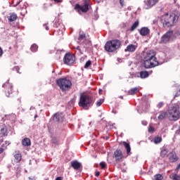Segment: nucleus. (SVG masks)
<instances>
[{
  "instance_id": "3c124183",
  "label": "nucleus",
  "mask_w": 180,
  "mask_h": 180,
  "mask_svg": "<svg viewBox=\"0 0 180 180\" xmlns=\"http://www.w3.org/2000/svg\"><path fill=\"white\" fill-rule=\"evenodd\" d=\"M176 169H180V163L177 165Z\"/></svg>"
},
{
  "instance_id": "8fccbe9b",
  "label": "nucleus",
  "mask_w": 180,
  "mask_h": 180,
  "mask_svg": "<svg viewBox=\"0 0 180 180\" xmlns=\"http://www.w3.org/2000/svg\"><path fill=\"white\" fill-rule=\"evenodd\" d=\"M2 143H4V139H0V146L2 144Z\"/></svg>"
},
{
  "instance_id": "2eb2a0df",
  "label": "nucleus",
  "mask_w": 180,
  "mask_h": 180,
  "mask_svg": "<svg viewBox=\"0 0 180 180\" xmlns=\"http://www.w3.org/2000/svg\"><path fill=\"white\" fill-rule=\"evenodd\" d=\"M120 144H122V146H124V147L125 148V149L127 150V155H130V154H131V153L130 152V151H131V148L130 147V143H127L126 141H123V142H121Z\"/></svg>"
},
{
  "instance_id": "864d4df0",
  "label": "nucleus",
  "mask_w": 180,
  "mask_h": 180,
  "mask_svg": "<svg viewBox=\"0 0 180 180\" xmlns=\"http://www.w3.org/2000/svg\"><path fill=\"white\" fill-rule=\"evenodd\" d=\"M96 2H98V3L101 2V0H96Z\"/></svg>"
},
{
  "instance_id": "5fc2aeb1",
  "label": "nucleus",
  "mask_w": 180,
  "mask_h": 180,
  "mask_svg": "<svg viewBox=\"0 0 180 180\" xmlns=\"http://www.w3.org/2000/svg\"><path fill=\"white\" fill-rule=\"evenodd\" d=\"M29 179H30V180H34V179H32V178H30V177H29Z\"/></svg>"
},
{
  "instance_id": "7ed1b4c3",
  "label": "nucleus",
  "mask_w": 180,
  "mask_h": 180,
  "mask_svg": "<svg viewBox=\"0 0 180 180\" xmlns=\"http://www.w3.org/2000/svg\"><path fill=\"white\" fill-rule=\"evenodd\" d=\"M121 48L122 41L117 39H113L108 41L104 46V49L108 53H115Z\"/></svg>"
},
{
  "instance_id": "f704fd0d",
  "label": "nucleus",
  "mask_w": 180,
  "mask_h": 180,
  "mask_svg": "<svg viewBox=\"0 0 180 180\" xmlns=\"http://www.w3.org/2000/svg\"><path fill=\"white\" fill-rule=\"evenodd\" d=\"M92 64V62L91 60H88L85 65H84V68H89L90 65Z\"/></svg>"
},
{
  "instance_id": "c03bdc74",
  "label": "nucleus",
  "mask_w": 180,
  "mask_h": 180,
  "mask_svg": "<svg viewBox=\"0 0 180 180\" xmlns=\"http://www.w3.org/2000/svg\"><path fill=\"white\" fill-rule=\"evenodd\" d=\"M2 54H4V51L2 50V48L0 47V57H2Z\"/></svg>"
},
{
  "instance_id": "c9c22d12",
  "label": "nucleus",
  "mask_w": 180,
  "mask_h": 180,
  "mask_svg": "<svg viewBox=\"0 0 180 180\" xmlns=\"http://www.w3.org/2000/svg\"><path fill=\"white\" fill-rule=\"evenodd\" d=\"M100 167H101V169H105L106 168V162H101L100 163Z\"/></svg>"
},
{
  "instance_id": "473e14b6",
  "label": "nucleus",
  "mask_w": 180,
  "mask_h": 180,
  "mask_svg": "<svg viewBox=\"0 0 180 180\" xmlns=\"http://www.w3.org/2000/svg\"><path fill=\"white\" fill-rule=\"evenodd\" d=\"M103 102H105V100L103 98L99 99L96 103L97 108H99V106H102V103H103Z\"/></svg>"
},
{
  "instance_id": "6e6552de",
  "label": "nucleus",
  "mask_w": 180,
  "mask_h": 180,
  "mask_svg": "<svg viewBox=\"0 0 180 180\" xmlns=\"http://www.w3.org/2000/svg\"><path fill=\"white\" fill-rule=\"evenodd\" d=\"M63 63L66 65H72L75 63V56L71 53H66L63 58Z\"/></svg>"
},
{
  "instance_id": "a878e982",
  "label": "nucleus",
  "mask_w": 180,
  "mask_h": 180,
  "mask_svg": "<svg viewBox=\"0 0 180 180\" xmlns=\"http://www.w3.org/2000/svg\"><path fill=\"white\" fill-rule=\"evenodd\" d=\"M0 136L1 137H6L8 136V129L6 128H2L0 131Z\"/></svg>"
},
{
  "instance_id": "393cba45",
  "label": "nucleus",
  "mask_w": 180,
  "mask_h": 180,
  "mask_svg": "<svg viewBox=\"0 0 180 180\" xmlns=\"http://www.w3.org/2000/svg\"><path fill=\"white\" fill-rule=\"evenodd\" d=\"M8 19L9 22H15V20L18 19V15L14 13H10V16H8Z\"/></svg>"
},
{
  "instance_id": "72a5a7b5",
  "label": "nucleus",
  "mask_w": 180,
  "mask_h": 180,
  "mask_svg": "<svg viewBox=\"0 0 180 180\" xmlns=\"http://www.w3.org/2000/svg\"><path fill=\"white\" fill-rule=\"evenodd\" d=\"M164 179V177L161 174H156L155 175V179L154 180H162Z\"/></svg>"
},
{
  "instance_id": "4be33fe9",
  "label": "nucleus",
  "mask_w": 180,
  "mask_h": 180,
  "mask_svg": "<svg viewBox=\"0 0 180 180\" xmlns=\"http://www.w3.org/2000/svg\"><path fill=\"white\" fill-rule=\"evenodd\" d=\"M139 77L141 79H144L146 78H148L150 74L147 71H141L139 73Z\"/></svg>"
},
{
  "instance_id": "a211bd4d",
  "label": "nucleus",
  "mask_w": 180,
  "mask_h": 180,
  "mask_svg": "<svg viewBox=\"0 0 180 180\" xmlns=\"http://www.w3.org/2000/svg\"><path fill=\"white\" fill-rule=\"evenodd\" d=\"M167 155H168V149L167 148V147L163 146L160 149V157H162V158H165Z\"/></svg>"
},
{
  "instance_id": "c756f323",
  "label": "nucleus",
  "mask_w": 180,
  "mask_h": 180,
  "mask_svg": "<svg viewBox=\"0 0 180 180\" xmlns=\"http://www.w3.org/2000/svg\"><path fill=\"white\" fill-rule=\"evenodd\" d=\"M38 49H39V46H37L36 44H34L31 46L30 50L31 51H32V53H36Z\"/></svg>"
},
{
  "instance_id": "412c9836",
  "label": "nucleus",
  "mask_w": 180,
  "mask_h": 180,
  "mask_svg": "<svg viewBox=\"0 0 180 180\" xmlns=\"http://www.w3.org/2000/svg\"><path fill=\"white\" fill-rule=\"evenodd\" d=\"M22 144L24 147H29V146H31L32 142L30 141V139L29 138H25L22 140Z\"/></svg>"
},
{
  "instance_id": "e433bc0d",
  "label": "nucleus",
  "mask_w": 180,
  "mask_h": 180,
  "mask_svg": "<svg viewBox=\"0 0 180 180\" xmlns=\"http://www.w3.org/2000/svg\"><path fill=\"white\" fill-rule=\"evenodd\" d=\"M162 106H164V102H160L158 104V109H161V108H162Z\"/></svg>"
},
{
  "instance_id": "ddd939ff",
  "label": "nucleus",
  "mask_w": 180,
  "mask_h": 180,
  "mask_svg": "<svg viewBox=\"0 0 180 180\" xmlns=\"http://www.w3.org/2000/svg\"><path fill=\"white\" fill-rule=\"evenodd\" d=\"M53 120L61 123L64 120V114L63 112H56L53 115Z\"/></svg>"
},
{
  "instance_id": "ea45409f",
  "label": "nucleus",
  "mask_w": 180,
  "mask_h": 180,
  "mask_svg": "<svg viewBox=\"0 0 180 180\" xmlns=\"http://www.w3.org/2000/svg\"><path fill=\"white\" fill-rule=\"evenodd\" d=\"M4 145L3 144L1 146V147L0 148V154H2V153H4V151H5V148H4Z\"/></svg>"
},
{
  "instance_id": "c85d7f7f",
  "label": "nucleus",
  "mask_w": 180,
  "mask_h": 180,
  "mask_svg": "<svg viewBox=\"0 0 180 180\" xmlns=\"http://www.w3.org/2000/svg\"><path fill=\"white\" fill-rule=\"evenodd\" d=\"M139 26V20H136L134 22V23L131 25V31L133 32L134 30H136V29H137Z\"/></svg>"
},
{
  "instance_id": "9d476101",
  "label": "nucleus",
  "mask_w": 180,
  "mask_h": 180,
  "mask_svg": "<svg viewBox=\"0 0 180 180\" xmlns=\"http://www.w3.org/2000/svg\"><path fill=\"white\" fill-rule=\"evenodd\" d=\"M174 35V31L172 30H169L167 31L162 37V43H168L169 40H171V38Z\"/></svg>"
},
{
  "instance_id": "9b49d317",
  "label": "nucleus",
  "mask_w": 180,
  "mask_h": 180,
  "mask_svg": "<svg viewBox=\"0 0 180 180\" xmlns=\"http://www.w3.org/2000/svg\"><path fill=\"white\" fill-rule=\"evenodd\" d=\"M167 158H168L169 162H176V161H178V160L179 159L178 158V155H176V153H175V150H172L171 152H169L167 154Z\"/></svg>"
},
{
  "instance_id": "7c9ffc66",
  "label": "nucleus",
  "mask_w": 180,
  "mask_h": 180,
  "mask_svg": "<svg viewBox=\"0 0 180 180\" xmlns=\"http://www.w3.org/2000/svg\"><path fill=\"white\" fill-rule=\"evenodd\" d=\"M86 38V35L85 34V33H79V37H78V40L79 41H82V40H85V39Z\"/></svg>"
},
{
  "instance_id": "4468645a",
  "label": "nucleus",
  "mask_w": 180,
  "mask_h": 180,
  "mask_svg": "<svg viewBox=\"0 0 180 180\" xmlns=\"http://www.w3.org/2000/svg\"><path fill=\"white\" fill-rule=\"evenodd\" d=\"M137 50V45H134V44H129L127 48L124 49V51L127 53H134Z\"/></svg>"
},
{
  "instance_id": "6ab92c4d",
  "label": "nucleus",
  "mask_w": 180,
  "mask_h": 180,
  "mask_svg": "<svg viewBox=\"0 0 180 180\" xmlns=\"http://www.w3.org/2000/svg\"><path fill=\"white\" fill-rule=\"evenodd\" d=\"M157 2H158V0H148L146 1V9H150V8H153V6H154V5L157 4Z\"/></svg>"
},
{
  "instance_id": "39448f33",
  "label": "nucleus",
  "mask_w": 180,
  "mask_h": 180,
  "mask_svg": "<svg viewBox=\"0 0 180 180\" xmlns=\"http://www.w3.org/2000/svg\"><path fill=\"white\" fill-rule=\"evenodd\" d=\"M56 85L60 88L62 92H67L71 89L72 82L67 78H60L56 80Z\"/></svg>"
},
{
  "instance_id": "b1692460",
  "label": "nucleus",
  "mask_w": 180,
  "mask_h": 180,
  "mask_svg": "<svg viewBox=\"0 0 180 180\" xmlns=\"http://www.w3.org/2000/svg\"><path fill=\"white\" fill-rule=\"evenodd\" d=\"M137 92H140V89L138 87L132 88L128 91L129 95H136Z\"/></svg>"
},
{
  "instance_id": "f3484780",
  "label": "nucleus",
  "mask_w": 180,
  "mask_h": 180,
  "mask_svg": "<svg viewBox=\"0 0 180 180\" xmlns=\"http://www.w3.org/2000/svg\"><path fill=\"white\" fill-rule=\"evenodd\" d=\"M70 165H71V167L76 170H78L79 169L81 168V167H82V165H81V163L77 160L72 161L70 162Z\"/></svg>"
},
{
  "instance_id": "f257e3e1",
  "label": "nucleus",
  "mask_w": 180,
  "mask_h": 180,
  "mask_svg": "<svg viewBox=\"0 0 180 180\" xmlns=\"http://www.w3.org/2000/svg\"><path fill=\"white\" fill-rule=\"evenodd\" d=\"M179 16L174 13H166L160 17V23L162 25V27L168 29L175 26V24L178 22Z\"/></svg>"
},
{
  "instance_id": "603ef678",
  "label": "nucleus",
  "mask_w": 180,
  "mask_h": 180,
  "mask_svg": "<svg viewBox=\"0 0 180 180\" xmlns=\"http://www.w3.org/2000/svg\"><path fill=\"white\" fill-rule=\"evenodd\" d=\"M102 92H103L102 89H99V94L100 95H102Z\"/></svg>"
},
{
  "instance_id": "de8ad7c7",
  "label": "nucleus",
  "mask_w": 180,
  "mask_h": 180,
  "mask_svg": "<svg viewBox=\"0 0 180 180\" xmlns=\"http://www.w3.org/2000/svg\"><path fill=\"white\" fill-rule=\"evenodd\" d=\"M56 180H63V177L61 176H58Z\"/></svg>"
},
{
  "instance_id": "a18cd8bd",
  "label": "nucleus",
  "mask_w": 180,
  "mask_h": 180,
  "mask_svg": "<svg viewBox=\"0 0 180 180\" xmlns=\"http://www.w3.org/2000/svg\"><path fill=\"white\" fill-rule=\"evenodd\" d=\"M175 96L176 97L180 96V89L176 93Z\"/></svg>"
},
{
  "instance_id": "1a4fd4ad",
  "label": "nucleus",
  "mask_w": 180,
  "mask_h": 180,
  "mask_svg": "<svg viewBox=\"0 0 180 180\" xmlns=\"http://www.w3.org/2000/svg\"><path fill=\"white\" fill-rule=\"evenodd\" d=\"M3 88L5 89L6 96L9 97L13 94V86L9 83V80L3 84Z\"/></svg>"
},
{
  "instance_id": "423d86ee",
  "label": "nucleus",
  "mask_w": 180,
  "mask_h": 180,
  "mask_svg": "<svg viewBox=\"0 0 180 180\" xmlns=\"http://www.w3.org/2000/svg\"><path fill=\"white\" fill-rule=\"evenodd\" d=\"M91 105H94V103L92 102V97L88 94H82L79 101V106H80V108H83V109H86V108H88V106H91Z\"/></svg>"
},
{
  "instance_id": "4c0bfd02",
  "label": "nucleus",
  "mask_w": 180,
  "mask_h": 180,
  "mask_svg": "<svg viewBox=\"0 0 180 180\" xmlns=\"http://www.w3.org/2000/svg\"><path fill=\"white\" fill-rule=\"evenodd\" d=\"M76 50H77V51H79L80 54H84V53L82 52V50H81V46H77Z\"/></svg>"
},
{
  "instance_id": "37998d69",
  "label": "nucleus",
  "mask_w": 180,
  "mask_h": 180,
  "mask_svg": "<svg viewBox=\"0 0 180 180\" xmlns=\"http://www.w3.org/2000/svg\"><path fill=\"white\" fill-rule=\"evenodd\" d=\"M44 27H45L46 30H49V25H48V24H44Z\"/></svg>"
},
{
  "instance_id": "49530a36",
  "label": "nucleus",
  "mask_w": 180,
  "mask_h": 180,
  "mask_svg": "<svg viewBox=\"0 0 180 180\" xmlns=\"http://www.w3.org/2000/svg\"><path fill=\"white\" fill-rule=\"evenodd\" d=\"M54 2H56V4H58L60 2H63V0H53Z\"/></svg>"
},
{
  "instance_id": "dca6fc26",
  "label": "nucleus",
  "mask_w": 180,
  "mask_h": 180,
  "mask_svg": "<svg viewBox=\"0 0 180 180\" xmlns=\"http://www.w3.org/2000/svg\"><path fill=\"white\" fill-rule=\"evenodd\" d=\"M51 143L53 144V147L60 146V138L57 136H51Z\"/></svg>"
},
{
  "instance_id": "cd10ccee",
  "label": "nucleus",
  "mask_w": 180,
  "mask_h": 180,
  "mask_svg": "<svg viewBox=\"0 0 180 180\" xmlns=\"http://www.w3.org/2000/svg\"><path fill=\"white\" fill-rule=\"evenodd\" d=\"M154 143L155 144H160L162 141V138L161 136H155L154 138Z\"/></svg>"
},
{
  "instance_id": "0eeeda50",
  "label": "nucleus",
  "mask_w": 180,
  "mask_h": 180,
  "mask_svg": "<svg viewBox=\"0 0 180 180\" xmlns=\"http://www.w3.org/2000/svg\"><path fill=\"white\" fill-rule=\"evenodd\" d=\"M91 0H84V4L82 6L79 4H76L75 6V11L81 15V13H86L91 9V4H89Z\"/></svg>"
},
{
  "instance_id": "6e6d98bb",
  "label": "nucleus",
  "mask_w": 180,
  "mask_h": 180,
  "mask_svg": "<svg viewBox=\"0 0 180 180\" xmlns=\"http://www.w3.org/2000/svg\"><path fill=\"white\" fill-rule=\"evenodd\" d=\"M55 27H57V25H54Z\"/></svg>"
},
{
  "instance_id": "a19ab883",
  "label": "nucleus",
  "mask_w": 180,
  "mask_h": 180,
  "mask_svg": "<svg viewBox=\"0 0 180 180\" xmlns=\"http://www.w3.org/2000/svg\"><path fill=\"white\" fill-rule=\"evenodd\" d=\"M22 1L23 0H14V2H16V6L19 5V4H20V2H22Z\"/></svg>"
},
{
  "instance_id": "2f4dec72",
  "label": "nucleus",
  "mask_w": 180,
  "mask_h": 180,
  "mask_svg": "<svg viewBox=\"0 0 180 180\" xmlns=\"http://www.w3.org/2000/svg\"><path fill=\"white\" fill-rule=\"evenodd\" d=\"M169 177L171 178V179L173 180H180V176H178L177 174H170Z\"/></svg>"
},
{
  "instance_id": "f8f14e48",
  "label": "nucleus",
  "mask_w": 180,
  "mask_h": 180,
  "mask_svg": "<svg viewBox=\"0 0 180 180\" xmlns=\"http://www.w3.org/2000/svg\"><path fill=\"white\" fill-rule=\"evenodd\" d=\"M113 158H115L117 162H120L123 160V152L117 149L114 152Z\"/></svg>"
},
{
  "instance_id": "aec40b11",
  "label": "nucleus",
  "mask_w": 180,
  "mask_h": 180,
  "mask_svg": "<svg viewBox=\"0 0 180 180\" xmlns=\"http://www.w3.org/2000/svg\"><path fill=\"white\" fill-rule=\"evenodd\" d=\"M139 33L141 36H147V34H150V30L148 29V27H144L140 30Z\"/></svg>"
},
{
  "instance_id": "09e8293b",
  "label": "nucleus",
  "mask_w": 180,
  "mask_h": 180,
  "mask_svg": "<svg viewBox=\"0 0 180 180\" xmlns=\"http://www.w3.org/2000/svg\"><path fill=\"white\" fill-rule=\"evenodd\" d=\"M99 175H101V172H96V176H98Z\"/></svg>"
},
{
  "instance_id": "79ce46f5",
  "label": "nucleus",
  "mask_w": 180,
  "mask_h": 180,
  "mask_svg": "<svg viewBox=\"0 0 180 180\" xmlns=\"http://www.w3.org/2000/svg\"><path fill=\"white\" fill-rule=\"evenodd\" d=\"M124 0H120V4L121 6H124Z\"/></svg>"
},
{
  "instance_id": "20e7f679",
  "label": "nucleus",
  "mask_w": 180,
  "mask_h": 180,
  "mask_svg": "<svg viewBox=\"0 0 180 180\" xmlns=\"http://www.w3.org/2000/svg\"><path fill=\"white\" fill-rule=\"evenodd\" d=\"M167 118L170 122H176L180 118L179 105L174 104V106L169 108L167 112Z\"/></svg>"
},
{
  "instance_id": "bb28decb",
  "label": "nucleus",
  "mask_w": 180,
  "mask_h": 180,
  "mask_svg": "<svg viewBox=\"0 0 180 180\" xmlns=\"http://www.w3.org/2000/svg\"><path fill=\"white\" fill-rule=\"evenodd\" d=\"M16 162H20L22 161V155L20 153H17L14 155Z\"/></svg>"
},
{
  "instance_id": "58836bf2",
  "label": "nucleus",
  "mask_w": 180,
  "mask_h": 180,
  "mask_svg": "<svg viewBox=\"0 0 180 180\" xmlns=\"http://www.w3.org/2000/svg\"><path fill=\"white\" fill-rule=\"evenodd\" d=\"M154 130H155V129H154L153 127L150 126V127H148V131H149V133H152L153 131H154Z\"/></svg>"
},
{
  "instance_id": "5701e85b",
  "label": "nucleus",
  "mask_w": 180,
  "mask_h": 180,
  "mask_svg": "<svg viewBox=\"0 0 180 180\" xmlns=\"http://www.w3.org/2000/svg\"><path fill=\"white\" fill-rule=\"evenodd\" d=\"M167 117H168V113L167 112L162 111L158 117V119L159 120H164Z\"/></svg>"
},
{
  "instance_id": "f03ea898",
  "label": "nucleus",
  "mask_w": 180,
  "mask_h": 180,
  "mask_svg": "<svg viewBox=\"0 0 180 180\" xmlns=\"http://www.w3.org/2000/svg\"><path fill=\"white\" fill-rule=\"evenodd\" d=\"M155 55V51H154L153 50H150L146 52L143 58V65L145 68H154V67L160 65V63L158 62V60H157Z\"/></svg>"
}]
</instances>
